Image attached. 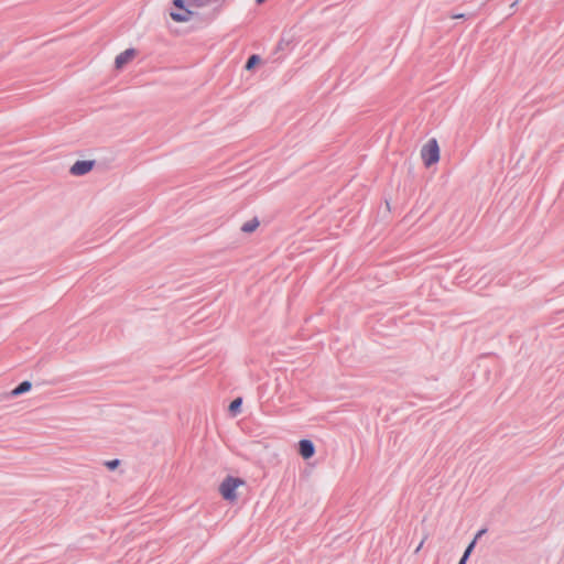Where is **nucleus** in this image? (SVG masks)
<instances>
[{"instance_id":"6e6552de","label":"nucleus","mask_w":564,"mask_h":564,"mask_svg":"<svg viewBox=\"0 0 564 564\" xmlns=\"http://www.w3.org/2000/svg\"><path fill=\"white\" fill-rule=\"evenodd\" d=\"M259 226L258 218H252L241 226V230L246 234L253 232Z\"/></svg>"},{"instance_id":"423d86ee","label":"nucleus","mask_w":564,"mask_h":564,"mask_svg":"<svg viewBox=\"0 0 564 564\" xmlns=\"http://www.w3.org/2000/svg\"><path fill=\"white\" fill-rule=\"evenodd\" d=\"M134 55H135L134 48H128V50L123 51L115 59L116 67L118 69L122 68L129 61H131L134 57Z\"/></svg>"},{"instance_id":"9b49d317","label":"nucleus","mask_w":564,"mask_h":564,"mask_svg":"<svg viewBox=\"0 0 564 564\" xmlns=\"http://www.w3.org/2000/svg\"><path fill=\"white\" fill-rule=\"evenodd\" d=\"M260 62V56L257 54L251 55L246 63V69H252Z\"/></svg>"},{"instance_id":"0eeeda50","label":"nucleus","mask_w":564,"mask_h":564,"mask_svg":"<svg viewBox=\"0 0 564 564\" xmlns=\"http://www.w3.org/2000/svg\"><path fill=\"white\" fill-rule=\"evenodd\" d=\"M32 388V383L28 380L25 381H22L21 383H19L12 391H11V395L12 397H18V395H21L28 391H30Z\"/></svg>"},{"instance_id":"f03ea898","label":"nucleus","mask_w":564,"mask_h":564,"mask_svg":"<svg viewBox=\"0 0 564 564\" xmlns=\"http://www.w3.org/2000/svg\"><path fill=\"white\" fill-rule=\"evenodd\" d=\"M242 484L243 481L240 478L228 476L220 484L219 491L224 499L232 501L237 498L236 489Z\"/></svg>"},{"instance_id":"f8f14e48","label":"nucleus","mask_w":564,"mask_h":564,"mask_svg":"<svg viewBox=\"0 0 564 564\" xmlns=\"http://www.w3.org/2000/svg\"><path fill=\"white\" fill-rule=\"evenodd\" d=\"M118 465H119V460L118 459H113V460L107 462V466L110 469H115Z\"/></svg>"},{"instance_id":"f257e3e1","label":"nucleus","mask_w":564,"mask_h":564,"mask_svg":"<svg viewBox=\"0 0 564 564\" xmlns=\"http://www.w3.org/2000/svg\"><path fill=\"white\" fill-rule=\"evenodd\" d=\"M421 156L426 166L435 164L440 160V148L435 139L429 140L421 150Z\"/></svg>"},{"instance_id":"ddd939ff","label":"nucleus","mask_w":564,"mask_h":564,"mask_svg":"<svg viewBox=\"0 0 564 564\" xmlns=\"http://www.w3.org/2000/svg\"><path fill=\"white\" fill-rule=\"evenodd\" d=\"M467 561H468V560H467L466 557H463V556H462V557H460V560H459V562H458V564H466V563H467Z\"/></svg>"},{"instance_id":"4468645a","label":"nucleus","mask_w":564,"mask_h":564,"mask_svg":"<svg viewBox=\"0 0 564 564\" xmlns=\"http://www.w3.org/2000/svg\"><path fill=\"white\" fill-rule=\"evenodd\" d=\"M464 17H465V14L462 13V14L454 15L453 18L454 19H459V18H464Z\"/></svg>"},{"instance_id":"1a4fd4ad","label":"nucleus","mask_w":564,"mask_h":564,"mask_svg":"<svg viewBox=\"0 0 564 564\" xmlns=\"http://www.w3.org/2000/svg\"><path fill=\"white\" fill-rule=\"evenodd\" d=\"M485 532V530H480L477 535L475 536V539L468 544V546L466 547V550L464 551L463 553V557H466L468 560V557L470 556L475 545H476V541L477 539Z\"/></svg>"},{"instance_id":"2eb2a0df","label":"nucleus","mask_w":564,"mask_h":564,"mask_svg":"<svg viewBox=\"0 0 564 564\" xmlns=\"http://www.w3.org/2000/svg\"><path fill=\"white\" fill-rule=\"evenodd\" d=\"M264 0H257V3L260 4L262 3Z\"/></svg>"},{"instance_id":"20e7f679","label":"nucleus","mask_w":564,"mask_h":564,"mask_svg":"<svg viewBox=\"0 0 564 564\" xmlns=\"http://www.w3.org/2000/svg\"><path fill=\"white\" fill-rule=\"evenodd\" d=\"M94 165H95V161H90V160L76 161L72 165L69 172L73 175L82 176V175H85L88 172H90L93 170Z\"/></svg>"},{"instance_id":"39448f33","label":"nucleus","mask_w":564,"mask_h":564,"mask_svg":"<svg viewBox=\"0 0 564 564\" xmlns=\"http://www.w3.org/2000/svg\"><path fill=\"white\" fill-rule=\"evenodd\" d=\"M299 453L304 459L311 458L315 454V445L310 440L299 442Z\"/></svg>"},{"instance_id":"7ed1b4c3","label":"nucleus","mask_w":564,"mask_h":564,"mask_svg":"<svg viewBox=\"0 0 564 564\" xmlns=\"http://www.w3.org/2000/svg\"><path fill=\"white\" fill-rule=\"evenodd\" d=\"M173 4L180 10L178 12H171L170 15L175 22H187L194 14L193 11L185 7L184 0H173Z\"/></svg>"},{"instance_id":"9d476101","label":"nucleus","mask_w":564,"mask_h":564,"mask_svg":"<svg viewBox=\"0 0 564 564\" xmlns=\"http://www.w3.org/2000/svg\"><path fill=\"white\" fill-rule=\"evenodd\" d=\"M241 404H242L241 398H237V399L232 400L231 403L229 404V411L234 415H236L238 413V411L240 410Z\"/></svg>"}]
</instances>
